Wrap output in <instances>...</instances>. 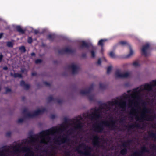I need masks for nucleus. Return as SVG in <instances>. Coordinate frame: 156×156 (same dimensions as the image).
<instances>
[{"instance_id":"f257e3e1","label":"nucleus","mask_w":156,"mask_h":156,"mask_svg":"<svg viewBox=\"0 0 156 156\" xmlns=\"http://www.w3.org/2000/svg\"><path fill=\"white\" fill-rule=\"evenodd\" d=\"M115 108L109 106L108 101L102 104L98 108H92L89 113H84L83 117L79 115L71 119V134L77 137L84 131L87 127H91L95 132L98 133L107 132L105 127L109 130H113L115 132L118 131L127 130L128 133L131 134L133 130L135 128H141L139 124L135 122L134 123L127 125V119L129 116H125L117 119V115L120 111L124 112L120 108L116 110ZM135 117L134 116V117ZM129 121L130 122L129 120ZM134 120V119L133 121Z\"/></svg>"},{"instance_id":"f03ea898","label":"nucleus","mask_w":156,"mask_h":156,"mask_svg":"<svg viewBox=\"0 0 156 156\" xmlns=\"http://www.w3.org/2000/svg\"><path fill=\"white\" fill-rule=\"evenodd\" d=\"M128 94L124 93L119 98L114 99L108 101L109 106L115 108L117 110L120 108L122 111L126 110L127 101H128L129 107L131 108L129 116V120L130 122L133 121L134 116L136 121L143 122L144 121H153L155 118V115H149L151 110L144 107L141 115H139L138 110L133 107L136 105L139 104L144 99H147L149 97H156V80L152 81L150 83H146L133 89V90L127 91Z\"/></svg>"},{"instance_id":"7ed1b4c3","label":"nucleus","mask_w":156,"mask_h":156,"mask_svg":"<svg viewBox=\"0 0 156 156\" xmlns=\"http://www.w3.org/2000/svg\"><path fill=\"white\" fill-rule=\"evenodd\" d=\"M56 132V129L55 128H53L46 131H43L40 134L39 139L41 143L47 144L50 140V135L54 134Z\"/></svg>"},{"instance_id":"20e7f679","label":"nucleus","mask_w":156,"mask_h":156,"mask_svg":"<svg viewBox=\"0 0 156 156\" xmlns=\"http://www.w3.org/2000/svg\"><path fill=\"white\" fill-rule=\"evenodd\" d=\"M93 86H91L88 88H83L80 90V94L82 96H87L90 101H94L95 100L94 94L92 92Z\"/></svg>"},{"instance_id":"39448f33","label":"nucleus","mask_w":156,"mask_h":156,"mask_svg":"<svg viewBox=\"0 0 156 156\" xmlns=\"http://www.w3.org/2000/svg\"><path fill=\"white\" fill-rule=\"evenodd\" d=\"M130 73L128 72H122L120 70L118 69L115 73V77L117 78H126L130 76Z\"/></svg>"},{"instance_id":"423d86ee","label":"nucleus","mask_w":156,"mask_h":156,"mask_svg":"<svg viewBox=\"0 0 156 156\" xmlns=\"http://www.w3.org/2000/svg\"><path fill=\"white\" fill-rule=\"evenodd\" d=\"M119 44L122 46L128 45L130 50V52L126 56V58H129L133 54V51L132 49V47L126 41H122L119 43Z\"/></svg>"},{"instance_id":"0eeeda50","label":"nucleus","mask_w":156,"mask_h":156,"mask_svg":"<svg viewBox=\"0 0 156 156\" xmlns=\"http://www.w3.org/2000/svg\"><path fill=\"white\" fill-rule=\"evenodd\" d=\"M85 151L83 152L81 151H79V152L83 154L86 156H90L91 155V152L93 149L90 147L87 146L85 148Z\"/></svg>"},{"instance_id":"6e6552de","label":"nucleus","mask_w":156,"mask_h":156,"mask_svg":"<svg viewBox=\"0 0 156 156\" xmlns=\"http://www.w3.org/2000/svg\"><path fill=\"white\" fill-rule=\"evenodd\" d=\"M130 143V141L128 140L127 142H124L122 144V146L124 148L121 150L120 151V153L124 155L127 153V148L129 147Z\"/></svg>"},{"instance_id":"1a4fd4ad","label":"nucleus","mask_w":156,"mask_h":156,"mask_svg":"<svg viewBox=\"0 0 156 156\" xmlns=\"http://www.w3.org/2000/svg\"><path fill=\"white\" fill-rule=\"evenodd\" d=\"M92 144L94 147L99 148L100 147L99 137L98 135H93Z\"/></svg>"},{"instance_id":"9d476101","label":"nucleus","mask_w":156,"mask_h":156,"mask_svg":"<svg viewBox=\"0 0 156 156\" xmlns=\"http://www.w3.org/2000/svg\"><path fill=\"white\" fill-rule=\"evenodd\" d=\"M131 65L133 66L134 67H138L140 66V64L138 61H135L132 63H125L122 66L123 68H126L129 67Z\"/></svg>"},{"instance_id":"9b49d317","label":"nucleus","mask_w":156,"mask_h":156,"mask_svg":"<svg viewBox=\"0 0 156 156\" xmlns=\"http://www.w3.org/2000/svg\"><path fill=\"white\" fill-rule=\"evenodd\" d=\"M150 45L149 43H147L142 46L141 51L142 55L145 56H147V52L149 50Z\"/></svg>"},{"instance_id":"f8f14e48","label":"nucleus","mask_w":156,"mask_h":156,"mask_svg":"<svg viewBox=\"0 0 156 156\" xmlns=\"http://www.w3.org/2000/svg\"><path fill=\"white\" fill-rule=\"evenodd\" d=\"M92 46L91 44L83 41L81 42V44L79 46V48L80 49H83L85 48H88Z\"/></svg>"},{"instance_id":"ddd939ff","label":"nucleus","mask_w":156,"mask_h":156,"mask_svg":"<svg viewBox=\"0 0 156 156\" xmlns=\"http://www.w3.org/2000/svg\"><path fill=\"white\" fill-rule=\"evenodd\" d=\"M58 52L59 54L61 55L68 53V46H67L65 48L59 50Z\"/></svg>"},{"instance_id":"4468645a","label":"nucleus","mask_w":156,"mask_h":156,"mask_svg":"<svg viewBox=\"0 0 156 156\" xmlns=\"http://www.w3.org/2000/svg\"><path fill=\"white\" fill-rule=\"evenodd\" d=\"M24 151L26 152L25 156H33V152L31 150L29 149L24 148L23 150Z\"/></svg>"},{"instance_id":"2eb2a0df","label":"nucleus","mask_w":156,"mask_h":156,"mask_svg":"<svg viewBox=\"0 0 156 156\" xmlns=\"http://www.w3.org/2000/svg\"><path fill=\"white\" fill-rule=\"evenodd\" d=\"M16 30L22 34H24L25 33V30L23 29L20 26H17L16 27Z\"/></svg>"},{"instance_id":"dca6fc26","label":"nucleus","mask_w":156,"mask_h":156,"mask_svg":"<svg viewBox=\"0 0 156 156\" xmlns=\"http://www.w3.org/2000/svg\"><path fill=\"white\" fill-rule=\"evenodd\" d=\"M106 39H101L99 40V41L98 44L101 47V50H102L103 47L104 46V43L107 41Z\"/></svg>"},{"instance_id":"f3484780","label":"nucleus","mask_w":156,"mask_h":156,"mask_svg":"<svg viewBox=\"0 0 156 156\" xmlns=\"http://www.w3.org/2000/svg\"><path fill=\"white\" fill-rule=\"evenodd\" d=\"M55 37L54 34H50L47 36V38L50 41H53Z\"/></svg>"},{"instance_id":"a211bd4d","label":"nucleus","mask_w":156,"mask_h":156,"mask_svg":"<svg viewBox=\"0 0 156 156\" xmlns=\"http://www.w3.org/2000/svg\"><path fill=\"white\" fill-rule=\"evenodd\" d=\"M149 135L152 138L153 141L156 142V133L152 132L150 133Z\"/></svg>"},{"instance_id":"6ab92c4d","label":"nucleus","mask_w":156,"mask_h":156,"mask_svg":"<svg viewBox=\"0 0 156 156\" xmlns=\"http://www.w3.org/2000/svg\"><path fill=\"white\" fill-rule=\"evenodd\" d=\"M106 86L105 84L102 83H99L100 89L101 90H103L106 88Z\"/></svg>"},{"instance_id":"aec40b11","label":"nucleus","mask_w":156,"mask_h":156,"mask_svg":"<svg viewBox=\"0 0 156 156\" xmlns=\"http://www.w3.org/2000/svg\"><path fill=\"white\" fill-rule=\"evenodd\" d=\"M142 152H144L149 153V150L145 146H144L142 147Z\"/></svg>"},{"instance_id":"412c9836","label":"nucleus","mask_w":156,"mask_h":156,"mask_svg":"<svg viewBox=\"0 0 156 156\" xmlns=\"http://www.w3.org/2000/svg\"><path fill=\"white\" fill-rule=\"evenodd\" d=\"M109 55L110 56V57L112 58H115L116 57V56L115 55V53L113 52V51H111L109 53Z\"/></svg>"},{"instance_id":"4be33fe9","label":"nucleus","mask_w":156,"mask_h":156,"mask_svg":"<svg viewBox=\"0 0 156 156\" xmlns=\"http://www.w3.org/2000/svg\"><path fill=\"white\" fill-rule=\"evenodd\" d=\"M71 69L70 71L72 72L73 74H77L78 72V69Z\"/></svg>"},{"instance_id":"5701e85b","label":"nucleus","mask_w":156,"mask_h":156,"mask_svg":"<svg viewBox=\"0 0 156 156\" xmlns=\"http://www.w3.org/2000/svg\"><path fill=\"white\" fill-rule=\"evenodd\" d=\"M69 68H78L77 66L74 64H69Z\"/></svg>"},{"instance_id":"b1692460","label":"nucleus","mask_w":156,"mask_h":156,"mask_svg":"<svg viewBox=\"0 0 156 156\" xmlns=\"http://www.w3.org/2000/svg\"><path fill=\"white\" fill-rule=\"evenodd\" d=\"M19 49L23 52H25L26 51L25 47L24 46H21L20 47Z\"/></svg>"},{"instance_id":"393cba45","label":"nucleus","mask_w":156,"mask_h":156,"mask_svg":"<svg viewBox=\"0 0 156 156\" xmlns=\"http://www.w3.org/2000/svg\"><path fill=\"white\" fill-rule=\"evenodd\" d=\"M131 156H142V153L140 154L137 152H135L132 154Z\"/></svg>"},{"instance_id":"a878e982","label":"nucleus","mask_w":156,"mask_h":156,"mask_svg":"<svg viewBox=\"0 0 156 156\" xmlns=\"http://www.w3.org/2000/svg\"><path fill=\"white\" fill-rule=\"evenodd\" d=\"M42 62V60L40 59H37L35 60V63L36 64H38L39 63H41Z\"/></svg>"},{"instance_id":"bb28decb","label":"nucleus","mask_w":156,"mask_h":156,"mask_svg":"<svg viewBox=\"0 0 156 156\" xmlns=\"http://www.w3.org/2000/svg\"><path fill=\"white\" fill-rule=\"evenodd\" d=\"M150 147L153 150H156V145L154 144H150Z\"/></svg>"},{"instance_id":"cd10ccee","label":"nucleus","mask_w":156,"mask_h":156,"mask_svg":"<svg viewBox=\"0 0 156 156\" xmlns=\"http://www.w3.org/2000/svg\"><path fill=\"white\" fill-rule=\"evenodd\" d=\"M7 46L9 47H13V44L11 42L9 41L7 42Z\"/></svg>"},{"instance_id":"c85d7f7f","label":"nucleus","mask_w":156,"mask_h":156,"mask_svg":"<svg viewBox=\"0 0 156 156\" xmlns=\"http://www.w3.org/2000/svg\"><path fill=\"white\" fill-rule=\"evenodd\" d=\"M27 42L29 44H31L32 42V39L31 37H28L27 40Z\"/></svg>"},{"instance_id":"c756f323","label":"nucleus","mask_w":156,"mask_h":156,"mask_svg":"<svg viewBox=\"0 0 156 156\" xmlns=\"http://www.w3.org/2000/svg\"><path fill=\"white\" fill-rule=\"evenodd\" d=\"M90 52L91 54V57L92 58H94L95 57V52L93 50L90 51Z\"/></svg>"},{"instance_id":"7c9ffc66","label":"nucleus","mask_w":156,"mask_h":156,"mask_svg":"<svg viewBox=\"0 0 156 156\" xmlns=\"http://www.w3.org/2000/svg\"><path fill=\"white\" fill-rule=\"evenodd\" d=\"M60 138H59L58 140L59 141L60 140ZM66 141V139L65 138H64L62 139L60 141H59V144H60L61 143H63L65 142Z\"/></svg>"},{"instance_id":"2f4dec72","label":"nucleus","mask_w":156,"mask_h":156,"mask_svg":"<svg viewBox=\"0 0 156 156\" xmlns=\"http://www.w3.org/2000/svg\"><path fill=\"white\" fill-rule=\"evenodd\" d=\"M75 52V50L72 49L69 47V54L71 53H74Z\"/></svg>"},{"instance_id":"473e14b6","label":"nucleus","mask_w":156,"mask_h":156,"mask_svg":"<svg viewBox=\"0 0 156 156\" xmlns=\"http://www.w3.org/2000/svg\"><path fill=\"white\" fill-rule=\"evenodd\" d=\"M87 56L86 54L85 53H83L81 55V57L83 58H85Z\"/></svg>"},{"instance_id":"72a5a7b5","label":"nucleus","mask_w":156,"mask_h":156,"mask_svg":"<svg viewBox=\"0 0 156 156\" xmlns=\"http://www.w3.org/2000/svg\"><path fill=\"white\" fill-rule=\"evenodd\" d=\"M112 69H108L107 71V73L108 74H109L112 71Z\"/></svg>"},{"instance_id":"f704fd0d","label":"nucleus","mask_w":156,"mask_h":156,"mask_svg":"<svg viewBox=\"0 0 156 156\" xmlns=\"http://www.w3.org/2000/svg\"><path fill=\"white\" fill-rule=\"evenodd\" d=\"M101 59L99 58L98 60L97 63L98 65H100L101 63Z\"/></svg>"},{"instance_id":"c9c22d12","label":"nucleus","mask_w":156,"mask_h":156,"mask_svg":"<svg viewBox=\"0 0 156 156\" xmlns=\"http://www.w3.org/2000/svg\"><path fill=\"white\" fill-rule=\"evenodd\" d=\"M34 33L35 34H36L39 33V31L38 30H35L34 31Z\"/></svg>"},{"instance_id":"e433bc0d","label":"nucleus","mask_w":156,"mask_h":156,"mask_svg":"<svg viewBox=\"0 0 156 156\" xmlns=\"http://www.w3.org/2000/svg\"><path fill=\"white\" fill-rule=\"evenodd\" d=\"M3 56L2 55H0V62H1L2 61L3 58Z\"/></svg>"},{"instance_id":"4c0bfd02","label":"nucleus","mask_w":156,"mask_h":156,"mask_svg":"<svg viewBox=\"0 0 156 156\" xmlns=\"http://www.w3.org/2000/svg\"><path fill=\"white\" fill-rule=\"evenodd\" d=\"M106 68H113V66L112 65H110L107 67Z\"/></svg>"},{"instance_id":"58836bf2","label":"nucleus","mask_w":156,"mask_h":156,"mask_svg":"<svg viewBox=\"0 0 156 156\" xmlns=\"http://www.w3.org/2000/svg\"><path fill=\"white\" fill-rule=\"evenodd\" d=\"M31 55L32 56H35V54L34 52H32L31 54Z\"/></svg>"},{"instance_id":"ea45409f","label":"nucleus","mask_w":156,"mask_h":156,"mask_svg":"<svg viewBox=\"0 0 156 156\" xmlns=\"http://www.w3.org/2000/svg\"><path fill=\"white\" fill-rule=\"evenodd\" d=\"M145 140H146V144L147 145L148 144H149L148 142L147 141L148 140V138H146Z\"/></svg>"},{"instance_id":"a19ab883","label":"nucleus","mask_w":156,"mask_h":156,"mask_svg":"<svg viewBox=\"0 0 156 156\" xmlns=\"http://www.w3.org/2000/svg\"><path fill=\"white\" fill-rule=\"evenodd\" d=\"M3 34V33H0V39L2 37Z\"/></svg>"},{"instance_id":"79ce46f5","label":"nucleus","mask_w":156,"mask_h":156,"mask_svg":"<svg viewBox=\"0 0 156 156\" xmlns=\"http://www.w3.org/2000/svg\"><path fill=\"white\" fill-rule=\"evenodd\" d=\"M92 48L94 50H95L96 49V48L95 47H92Z\"/></svg>"},{"instance_id":"37998d69","label":"nucleus","mask_w":156,"mask_h":156,"mask_svg":"<svg viewBox=\"0 0 156 156\" xmlns=\"http://www.w3.org/2000/svg\"><path fill=\"white\" fill-rule=\"evenodd\" d=\"M3 68L5 69V68H8L7 66H5V67H3Z\"/></svg>"},{"instance_id":"c03bdc74","label":"nucleus","mask_w":156,"mask_h":156,"mask_svg":"<svg viewBox=\"0 0 156 156\" xmlns=\"http://www.w3.org/2000/svg\"><path fill=\"white\" fill-rule=\"evenodd\" d=\"M69 153H70V152H69V155H70V154H70Z\"/></svg>"},{"instance_id":"a18cd8bd","label":"nucleus","mask_w":156,"mask_h":156,"mask_svg":"<svg viewBox=\"0 0 156 156\" xmlns=\"http://www.w3.org/2000/svg\"><path fill=\"white\" fill-rule=\"evenodd\" d=\"M55 61H54V63H55Z\"/></svg>"}]
</instances>
